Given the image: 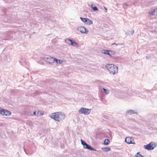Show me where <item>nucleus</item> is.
<instances>
[{"label":"nucleus","mask_w":157,"mask_h":157,"mask_svg":"<svg viewBox=\"0 0 157 157\" xmlns=\"http://www.w3.org/2000/svg\"><path fill=\"white\" fill-rule=\"evenodd\" d=\"M50 117L55 121L59 122L64 118L65 115L61 112H55L52 113Z\"/></svg>","instance_id":"1"},{"label":"nucleus","mask_w":157,"mask_h":157,"mask_svg":"<svg viewBox=\"0 0 157 157\" xmlns=\"http://www.w3.org/2000/svg\"><path fill=\"white\" fill-rule=\"evenodd\" d=\"M105 67L109 71L110 73L114 75L117 73L118 67L113 64H107L105 65Z\"/></svg>","instance_id":"2"},{"label":"nucleus","mask_w":157,"mask_h":157,"mask_svg":"<svg viewBox=\"0 0 157 157\" xmlns=\"http://www.w3.org/2000/svg\"><path fill=\"white\" fill-rule=\"evenodd\" d=\"M157 146V144L155 142H151L149 144L144 146V148L148 150H153Z\"/></svg>","instance_id":"3"},{"label":"nucleus","mask_w":157,"mask_h":157,"mask_svg":"<svg viewBox=\"0 0 157 157\" xmlns=\"http://www.w3.org/2000/svg\"><path fill=\"white\" fill-rule=\"evenodd\" d=\"M91 109H88L84 107L81 108L78 110V113L85 115H88L90 113Z\"/></svg>","instance_id":"4"},{"label":"nucleus","mask_w":157,"mask_h":157,"mask_svg":"<svg viewBox=\"0 0 157 157\" xmlns=\"http://www.w3.org/2000/svg\"><path fill=\"white\" fill-rule=\"evenodd\" d=\"M125 142L129 144H135L134 140L132 137H128L125 139Z\"/></svg>","instance_id":"5"},{"label":"nucleus","mask_w":157,"mask_h":157,"mask_svg":"<svg viewBox=\"0 0 157 157\" xmlns=\"http://www.w3.org/2000/svg\"><path fill=\"white\" fill-rule=\"evenodd\" d=\"M77 29L82 33L87 34L88 32V30L83 26L78 27L77 28Z\"/></svg>","instance_id":"6"},{"label":"nucleus","mask_w":157,"mask_h":157,"mask_svg":"<svg viewBox=\"0 0 157 157\" xmlns=\"http://www.w3.org/2000/svg\"><path fill=\"white\" fill-rule=\"evenodd\" d=\"M0 113L2 115L6 116H10L11 114L10 111L4 109H0Z\"/></svg>","instance_id":"7"},{"label":"nucleus","mask_w":157,"mask_h":157,"mask_svg":"<svg viewBox=\"0 0 157 157\" xmlns=\"http://www.w3.org/2000/svg\"><path fill=\"white\" fill-rule=\"evenodd\" d=\"M54 59L55 58L53 57H49L48 58L44 57L43 59L46 62L52 63L55 62Z\"/></svg>","instance_id":"8"},{"label":"nucleus","mask_w":157,"mask_h":157,"mask_svg":"<svg viewBox=\"0 0 157 157\" xmlns=\"http://www.w3.org/2000/svg\"><path fill=\"white\" fill-rule=\"evenodd\" d=\"M83 147L84 148H86L91 151H96V149H94L92 147H91V146L89 145L88 144H87V143H86L84 145Z\"/></svg>","instance_id":"9"},{"label":"nucleus","mask_w":157,"mask_h":157,"mask_svg":"<svg viewBox=\"0 0 157 157\" xmlns=\"http://www.w3.org/2000/svg\"><path fill=\"white\" fill-rule=\"evenodd\" d=\"M126 113L129 114H132L135 113L137 115L138 114L136 112L135 110H128L126 112Z\"/></svg>","instance_id":"10"},{"label":"nucleus","mask_w":157,"mask_h":157,"mask_svg":"<svg viewBox=\"0 0 157 157\" xmlns=\"http://www.w3.org/2000/svg\"><path fill=\"white\" fill-rule=\"evenodd\" d=\"M73 40L69 38H67L65 40V42L68 44L71 45L70 43L73 41Z\"/></svg>","instance_id":"11"},{"label":"nucleus","mask_w":157,"mask_h":157,"mask_svg":"<svg viewBox=\"0 0 157 157\" xmlns=\"http://www.w3.org/2000/svg\"><path fill=\"white\" fill-rule=\"evenodd\" d=\"M54 59L55 62H56L57 63L61 64L63 62V61L61 59H58L55 58Z\"/></svg>","instance_id":"12"},{"label":"nucleus","mask_w":157,"mask_h":157,"mask_svg":"<svg viewBox=\"0 0 157 157\" xmlns=\"http://www.w3.org/2000/svg\"><path fill=\"white\" fill-rule=\"evenodd\" d=\"M102 150L104 151H108L111 150V148L109 147H105L102 148Z\"/></svg>","instance_id":"13"},{"label":"nucleus","mask_w":157,"mask_h":157,"mask_svg":"<svg viewBox=\"0 0 157 157\" xmlns=\"http://www.w3.org/2000/svg\"><path fill=\"white\" fill-rule=\"evenodd\" d=\"M91 8L94 11H97L98 10L97 7L93 4L91 5Z\"/></svg>","instance_id":"14"},{"label":"nucleus","mask_w":157,"mask_h":157,"mask_svg":"<svg viewBox=\"0 0 157 157\" xmlns=\"http://www.w3.org/2000/svg\"><path fill=\"white\" fill-rule=\"evenodd\" d=\"M80 19L83 22L85 23L86 24V22H87V20H88V18H83L82 17H80Z\"/></svg>","instance_id":"15"},{"label":"nucleus","mask_w":157,"mask_h":157,"mask_svg":"<svg viewBox=\"0 0 157 157\" xmlns=\"http://www.w3.org/2000/svg\"><path fill=\"white\" fill-rule=\"evenodd\" d=\"M109 140L108 139H105L104 141V144L106 145H108L109 144Z\"/></svg>","instance_id":"16"},{"label":"nucleus","mask_w":157,"mask_h":157,"mask_svg":"<svg viewBox=\"0 0 157 157\" xmlns=\"http://www.w3.org/2000/svg\"><path fill=\"white\" fill-rule=\"evenodd\" d=\"M156 13V9L154 10L153 11H151V14L152 15H156L157 16V14Z\"/></svg>","instance_id":"17"},{"label":"nucleus","mask_w":157,"mask_h":157,"mask_svg":"<svg viewBox=\"0 0 157 157\" xmlns=\"http://www.w3.org/2000/svg\"><path fill=\"white\" fill-rule=\"evenodd\" d=\"M71 45L73 46H76L77 45H78V44L76 42L74 41H73L71 43H70Z\"/></svg>","instance_id":"18"},{"label":"nucleus","mask_w":157,"mask_h":157,"mask_svg":"<svg viewBox=\"0 0 157 157\" xmlns=\"http://www.w3.org/2000/svg\"><path fill=\"white\" fill-rule=\"evenodd\" d=\"M88 20H87V22H86V24H87L88 25H90L93 24V21H92L88 18Z\"/></svg>","instance_id":"19"},{"label":"nucleus","mask_w":157,"mask_h":157,"mask_svg":"<svg viewBox=\"0 0 157 157\" xmlns=\"http://www.w3.org/2000/svg\"><path fill=\"white\" fill-rule=\"evenodd\" d=\"M103 90L104 93L106 94H108L109 93V90L106 89L104 88H102Z\"/></svg>","instance_id":"20"},{"label":"nucleus","mask_w":157,"mask_h":157,"mask_svg":"<svg viewBox=\"0 0 157 157\" xmlns=\"http://www.w3.org/2000/svg\"><path fill=\"white\" fill-rule=\"evenodd\" d=\"M115 54V52L113 51L110 50V56H112L113 55H114Z\"/></svg>","instance_id":"21"},{"label":"nucleus","mask_w":157,"mask_h":157,"mask_svg":"<svg viewBox=\"0 0 157 157\" xmlns=\"http://www.w3.org/2000/svg\"><path fill=\"white\" fill-rule=\"evenodd\" d=\"M140 152H137L135 155L136 157H144L142 155L140 154Z\"/></svg>","instance_id":"22"},{"label":"nucleus","mask_w":157,"mask_h":157,"mask_svg":"<svg viewBox=\"0 0 157 157\" xmlns=\"http://www.w3.org/2000/svg\"><path fill=\"white\" fill-rule=\"evenodd\" d=\"M107 50H105V49H103L101 50V52L103 54L106 55L107 54Z\"/></svg>","instance_id":"23"},{"label":"nucleus","mask_w":157,"mask_h":157,"mask_svg":"<svg viewBox=\"0 0 157 157\" xmlns=\"http://www.w3.org/2000/svg\"><path fill=\"white\" fill-rule=\"evenodd\" d=\"M132 94L133 95H137L139 94V93L138 92H137L135 90L132 92Z\"/></svg>","instance_id":"24"},{"label":"nucleus","mask_w":157,"mask_h":157,"mask_svg":"<svg viewBox=\"0 0 157 157\" xmlns=\"http://www.w3.org/2000/svg\"><path fill=\"white\" fill-rule=\"evenodd\" d=\"M40 112V111H38L37 113H36V111L34 112L33 113V114L35 115L38 116L39 115V113Z\"/></svg>","instance_id":"25"},{"label":"nucleus","mask_w":157,"mask_h":157,"mask_svg":"<svg viewBox=\"0 0 157 157\" xmlns=\"http://www.w3.org/2000/svg\"><path fill=\"white\" fill-rule=\"evenodd\" d=\"M81 144H82L83 145V146L86 143L85 141L84 140H82V139H81Z\"/></svg>","instance_id":"26"},{"label":"nucleus","mask_w":157,"mask_h":157,"mask_svg":"<svg viewBox=\"0 0 157 157\" xmlns=\"http://www.w3.org/2000/svg\"><path fill=\"white\" fill-rule=\"evenodd\" d=\"M128 6L126 4H124L123 6V7L124 9H127V8Z\"/></svg>","instance_id":"27"},{"label":"nucleus","mask_w":157,"mask_h":157,"mask_svg":"<svg viewBox=\"0 0 157 157\" xmlns=\"http://www.w3.org/2000/svg\"><path fill=\"white\" fill-rule=\"evenodd\" d=\"M134 31L133 30L131 31V35H132L134 33Z\"/></svg>","instance_id":"28"},{"label":"nucleus","mask_w":157,"mask_h":157,"mask_svg":"<svg viewBox=\"0 0 157 157\" xmlns=\"http://www.w3.org/2000/svg\"><path fill=\"white\" fill-rule=\"evenodd\" d=\"M110 56V50H108L107 52V54Z\"/></svg>","instance_id":"29"},{"label":"nucleus","mask_w":157,"mask_h":157,"mask_svg":"<svg viewBox=\"0 0 157 157\" xmlns=\"http://www.w3.org/2000/svg\"><path fill=\"white\" fill-rule=\"evenodd\" d=\"M42 112V111H40V112L39 113V115H42V113H43Z\"/></svg>","instance_id":"30"},{"label":"nucleus","mask_w":157,"mask_h":157,"mask_svg":"<svg viewBox=\"0 0 157 157\" xmlns=\"http://www.w3.org/2000/svg\"><path fill=\"white\" fill-rule=\"evenodd\" d=\"M104 8L105 10V12H107V8H106L105 7V6H104Z\"/></svg>","instance_id":"31"},{"label":"nucleus","mask_w":157,"mask_h":157,"mask_svg":"<svg viewBox=\"0 0 157 157\" xmlns=\"http://www.w3.org/2000/svg\"><path fill=\"white\" fill-rule=\"evenodd\" d=\"M112 45H113V44H115V45H117V44L116 43H113L112 44Z\"/></svg>","instance_id":"32"},{"label":"nucleus","mask_w":157,"mask_h":157,"mask_svg":"<svg viewBox=\"0 0 157 157\" xmlns=\"http://www.w3.org/2000/svg\"><path fill=\"white\" fill-rule=\"evenodd\" d=\"M146 59H149V58H148V56H146Z\"/></svg>","instance_id":"33"},{"label":"nucleus","mask_w":157,"mask_h":157,"mask_svg":"<svg viewBox=\"0 0 157 157\" xmlns=\"http://www.w3.org/2000/svg\"><path fill=\"white\" fill-rule=\"evenodd\" d=\"M156 13H157V9H156Z\"/></svg>","instance_id":"34"},{"label":"nucleus","mask_w":157,"mask_h":157,"mask_svg":"<svg viewBox=\"0 0 157 157\" xmlns=\"http://www.w3.org/2000/svg\"><path fill=\"white\" fill-rule=\"evenodd\" d=\"M24 150L25 151V149H24Z\"/></svg>","instance_id":"35"}]
</instances>
